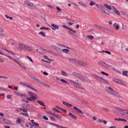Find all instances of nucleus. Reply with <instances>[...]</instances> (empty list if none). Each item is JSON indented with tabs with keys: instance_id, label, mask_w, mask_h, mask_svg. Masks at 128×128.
Returning a JSON list of instances; mask_svg holds the SVG:
<instances>
[{
	"instance_id": "nucleus-1",
	"label": "nucleus",
	"mask_w": 128,
	"mask_h": 128,
	"mask_svg": "<svg viewBox=\"0 0 128 128\" xmlns=\"http://www.w3.org/2000/svg\"><path fill=\"white\" fill-rule=\"evenodd\" d=\"M68 61L70 63L74 64H78L80 65L84 66H88V65L86 63L81 61L78 60L74 58H69L68 59Z\"/></svg>"
},
{
	"instance_id": "nucleus-2",
	"label": "nucleus",
	"mask_w": 128,
	"mask_h": 128,
	"mask_svg": "<svg viewBox=\"0 0 128 128\" xmlns=\"http://www.w3.org/2000/svg\"><path fill=\"white\" fill-rule=\"evenodd\" d=\"M105 89L107 92L119 98H122V96L120 95L118 92L111 87L106 86L105 87Z\"/></svg>"
},
{
	"instance_id": "nucleus-3",
	"label": "nucleus",
	"mask_w": 128,
	"mask_h": 128,
	"mask_svg": "<svg viewBox=\"0 0 128 128\" xmlns=\"http://www.w3.org/2000/svg\"><path fill=\"white\" fill-rule=\"evenodd\" d=\"M92 76L97 80L99 81L102 83L108 84V82L102 78L98 76L95 74H93Z\"/></svg>"
},
{
	"instance_id": "nucleus-4",
	"label": "nucleus",
	"mask_w": 128,
	"mask_h": 128,
	"mask_svg": "<svg viewBox=\"0 0 128 128\" xmlns=\"http://www.w3.org/2000/svg\"><path fill=\"white\" fill-rule=\"evenodd\" d=\"M28 94L30 97L27 98V100L28 101H34L36 98L34 96H36L37 95L35 94L30 92H29L28 93Z\"/></svg>"
},
{
	"instance_id": "nucleus-5",
	"label": "nucleus",
	"mask_w": 128,
	"mask_h": 128,
	"mask_svg": "<svg viewBox=\"0 0 128 128\" xmlns=\"http://www.w3.org/2000/svg\"><path fill=\"white\" fill-rule=\"evenodd\" d=\"M116 108L118 109V110H115L114 112L117 114L121 116V114L122 112H126L128 110H127L120 108L116 107Z\"/></svg>"
},
{
	"instance_id": "nucleus-6",
	"label": "nucleus",
	"mask_w": 128,
	"mask_h": 128,
	"mask_svg": "<svg viewBox=\"0 0 128 128\" xmlns=\"http://www.w3.org/2000/svg\"><path fill=\"white\" fill-rule=\"evenodd\" d=\"M45 112L48 114L53 115L57 118L61 120L62 119V117L61 116L50 110H46Z\"/></svg>"
},
{
	"instance_id": "nucleus-7",
	"label": "nucleus",
	"mask_w": 128,
	"mask_h": 128,
	"mask_svg": "<svg viewBox=\"0 0 128 128\" xmlns=\"http://www.w3.org/2000/svg\"><path fill=\"white\" fill-rule=\"evenodd\" d=\"M24 4L30 8L34 9L36 8L35 6L33 4L26 1H24Z\"/></svg>"
},
{
	"instance_id": "nucleus-8",
	"label": "nucleus",
	"mask_w": 128,
	"mask_h": 128,
	"mask_svg": "<svg viewBox=\"0 0 128 128\" xmlns=\"http://www.w3.org/2000/svg\"><path fill=\"white\" fill-rule=\"evenodd\" d=\"M100 64L101 66L104 68H108L112 67L111 66L108 64L104 61L101 62Z\"/></svg>"
},
{
	"instance_id": "nucleus-9",
	"label": "nucleus",
	"mask_w": 128,
	"mask_h": 128,
	"mask_svg": "<svg viewBox=\"0 0 128 128\" xmlns=\"http://www.w3.org/2000/svg\"><path fill=\"white\" fill-rule=\"evenodd\" d=\"M74 108L75 110H76L78 113H79L80 114V116H83L84 115V114L83 112L81 110L79 109L78 108H77L75 106L74 107Z\"/></svg>"
},
{
	"instance_id": "nucleus-10",
	"label": "nucleus",
	"mask_w": 128,
	"mask_h": 128,
	"mask_svg": "<svg viewBox=\"0 0 128 128\" xmlns=\"http://www.w3.org/2000/svg\"><path fill=\"white\" fill-rule=\"evenodd\" d=\"M73 84L75 85V87H76L81 88L83 90H84V88L81 87V84L80 83H78L74 81Z\"/></svg>"
},
{
	"instance_id": "nucleus-11",
	"label": "nucleus",
	"mask_w": 128,
	"mask_h": 128,
	"mask_svg": "<svg viewBox=\"0 0 128 128\" xmlns=\"http://www.w3.org/2000/svg\"><path fill=\"white\" fill-rule=\"evenodd\" d=\"M51 26L52 27V30H55V29H58L59 28V27L56 25H55L54 24H51Z\"/></svg>"
},
{
	"instance_id": "nucleus-12",
	"label": "nucleus",
	"mask_w": 128,
	"mask_h": 128,
	"mask_svg": "<svg viewBox=\"0 0 128 128\" xmlns=\"http://www.w3.org/2000/svg\"><path fill=\"white\" fill-rule=\"evenodd\" d=\"M14 93L17 96H20L22 98H23L24 96V95L23 94L18 93L16 91H14Z\"/></svg>"
},
{
	"instance_id": "nucleus-13",
	"label": "nucleus",
	"mask_w": 128,
	"mask_h": 128,
	"mask_svg": "<svg viewBox=\"0 0 128 128\" xmlns=\"http://www.w3.org/2000/svg\"><path fill=\"white\" fill-rule=\"evenodd\" d=\"M51 46L52 48L56 50L57 51H60L61 50V49L60 48L55 46L54 45H52Z\"/></svg>"
},
{
	"instance_id": "nucleus-14",
	"label": "nucleus",
	"mask_w": 128,
	"mask_h": 128,
	"mask_svg": "<svg viewBox=\"0 0 128 128\" xmlns=\"http://www.w3.org/2000/svg\"><path fill=\"white\" fill-rule=\"evenodd\" d=\"M4 29L0 27V36L4 37L5 36V34H4L2 33L4 32Z\"/></svg>"
},
{
	"instance_id": "nucleus-15",
	"label": "nucleus",
	"mask_w": 128,
	"mask_h": 128,
	"mask_svg": "<svg viewBox=\"0 0 128 128\" xmlns=\"http://www.w3.org/2000/svg\"><path fill=\"white\" fill-rule=\"evenodd\" d=\"M79 77L80 78H78L79 79L82 81H85L86 79V78L82 75H80V76Z\"/></svg>"
},
{
	"instance_id": "nucleus-16",
	"label": "nucleus",
	"mask_w": 128,
	"mask_h": 128,
	"mask_svg": "<svg viewBox=\"0 0 128 128\" xmlns=\"http://www.w3.org/2000/svg\"><path fill=\"white\" fill-rule=\"evenodd\" d=\"M32 79L38 82V83L40 84L41 83V81L40 80L38 79L36 77L34 76L32 77Z\"/></svg>"
},
{
	"instance_id": "nucleus-17",
	"label": "nucleus",
	"mask_w": 128,
	"mask_h": 128,
	"mask_svg": "<svg viewBox=\"0 0 128 128\" xmlns=\"http://www.w3.org/2000/svg\"><path fill=\"white\" fill-rule=\"evenodd\" d=\"M68 116H70L72 118L75 120H76L77 119L76 117L72 113L70 112L69 113Z\"/></svg>"
},
{
	"instance_id": "nucleus-18",
	"label": "nucleus",
	"mask_w": 128,
	"mask_h": 128,
	"mask_svg": "<svg viewBox=\"0 0 128 128\" xmlns=\"http://www.w3.org/2000/svg\"><path fill=\"white\" fill-rule=\"evenodd\" d=\"M100 29L103 32H105L106 31H109L110 30L108 29H106L105 28L102 27L100 26Z\"/></svg>"
},
{
	"instance_id": "nucleus-19",
	"label": "nucleus",
	"mask_w": 128,
	"mask_h": 128,
	"mask_svg": "<svg viewBox=\"0 0 128 128\" xmlns=\"http://www.w3.org/2000/svg\"><path fill=\"white\" fill-rule=\"evenodd\" d=\"M72 75L76 77L80 78L79 76H80V74L76 72H73L72 73Z\"/></svg>"
},
{
	"instance_id": "nucleus-20",
	"label": "nucleus",
	"mask_w": 128,
	"mask_h": 128,
	"mask_svg": "<svg viewBox=\"0 0 128 128\" xmlns=\"http://www.w3.org/2000/svg\"><path fill=\"white\" fill-rule=\"evenodd\" d=\"M112 80L113 81L116 82L118 84H120L121 83V81L115 78H112Z\"/></svg>"
},
{
	"instance_id": "nucleus-21",
	"label": "nucleus",
	"mask_w": 128,
	"mask_h": 128,
	"mask_svg": "<svg viewBox=\"0 0 128 128\" xmlns=\"http://www.w3.org/2000/svg\"><path fill=\"white\" fill-rule=\"evenodd\" d=\"M24 50L30 51L31 50V48L30 47L24 45Z\"/></svg>"
},
{
	"instance_id": "nucleus-22",
	"label": "nucleus",
	"mask_w": 128,
	"mask_h": 128,
	"mask_svg": "<svg viewBox=\"0 0 128 128\" xmlns=\"http://www.w3.org/2000/svg\"><path fill=\"white\" fill-rule=\"evenodd\" d=\"M61 74L64 76H67L68 75V74L64 71L62 70L61 72Z\"/></svg>"
},
{
	"instance_id": "nucleus-23",
	"label": "nucleus",
	"mask_w": 128,
	"mask_h": 128,
	"mask_svg": "<svg viewBox=\"0 0 128 128\" xmlns=\"http://www.w3.org/2000/svg\"><path fill=\"white\" fill-rule=\"evenodd\" d=\"M104 5L106 8L109 10H111L112 9L111 7L108 5L107 4H104Z\"/></svg>"
},
{
	"instance_id": "nucleus-24",
	"label": "nucleus",
	"mask_w": 128,
	"mask_h": 128,
	"mask_svg": "<svg viewBox=\"0 0 128 128\" xmlns=\"http://www.w3.org/2000/svg\"><path fill=\"white\" fill-rule=\"evenodd\" d=\"M37 102L39 104L42 106H45V105L44 103L41 101L38 100L37 101Z\"/></svg>"
},
{
	"instance_id": "nucleus-25",
	"label": "nucleus",
	"mask_w": 128,
	"mask_h": 128,
	"mask_svg": "<svg viewBox=\"0 0 128 128\" xmlns=\"http://www.w3.org/2000/svg\"><path fill=\"white\" fill-rule=\"evenodd\" d=\"M78 3L79 4H80L81 6H82L86 8H87V6L86 4L82 2H78Z\"/></svg>"
},
{
	"instance_id": "nucleus-26",
	"label": "nucleus",
	"mask_w": 128,
	"mask_h": 128,
	"mask_svg": "<svg viewBox=\"0 0 128 128\" xmlns=\"http://www.w3.org/2000/svg\"><path fill=\"white\" fill-rule=\"evenodd\" d=\"M52 124L54 125L55 126H56L57 127L60 128H67L65 127H64L62 126H60V125H58L56 124Z\"/></svg>"
},
{
	"instance_id": "nucleus-27",
	"label": "nucleus",
	"mask_w": 128,
	"mask_h": 128,
	"mask_svg": "<svg viewBox=\"0 0 128 128\" xmlns=\"http://www.w3.org/2000/svg\"><path fill=\"white\" fill-rule=\"evenodd\" d=\"M18 47L20 48L23 49L24 48V46L23 44H18Z\"/></svg>"
},
{
	"instance_id": "nucleus-28",
	"label": "nucleus",
	"mask_w": 128,
	"mask_h": 128,
	"mask_svg": "<svg viewBox=\"0 0 128 128\" xmlns=\"http://www.w3.org/2000/svg\"><path fill=\"white\" fill-rule=\"evenodd\" d=\"M96 5L98 8L100 9L102 8L103 7V6L100 4H96Z\"/></svg>"
},
{
	"instance_id": "nucleus-29",
	"label": "nucleus",
	"mask_w": 128,
	"mask_h": 128,
	"mask_svg": "<svg viewBox=\"0 0 128 128\" xmlns=\"http://www.w3.org/2000/svg\"><path fill=\"white\" fill-rule=\"evenodd\" d=\"M128 72L127 71H123L122 72V74L123 76H128L127 73Z\"/></svg>"
},
{
	"instance_id": "nucleus-30",
	"label": "nucleus",
	"mask_w": 128,
	"mask_h": 128,
	"mask_svg": "<svg viewBox=\"0 0 128 128\" xmlns=\"http://www.w3.org/2000/svg\"><path fill=\"white\" fill-rule=\"evenodd\" d=\"M39 34L41 35L42 36L45 37L46 36L45 33L42 31H41L39 33Z\"/></svg>"
},
{
	"instance_id": "nucleus-31",
	"label": "nucleus",
	"mask_w": 128,
	"mask_h": 128,
	"mask_svg": "<svg viewBox=\"0 0 128 128\" xmlns=\"http://www.w3.org/2000/svg\"><path fill=\"white\" fill-rule=\"evenodd\" d=\"M87 37L89 39L91 40H93L94 38L93 36L92 35H87Z\"/></svg>"
},
{
	"instance_id": "nucleus-32",
	"label": "nucleus",
	"mask_w": 128,
	"mask_h": 128,
	"mask_svg": "<svg viewBox=\"0 0 128 128\" xmlns=\"http://www.w3.org/2000/svg\"><path fill=\"white\" fill-rule=\"evenodd\" d=\"M69 20L70 21V22L68 23V24L69 25L71 26L74 24V21L70 20Z\"/></svg>"
},
{
	"instance_id": "nucleus-33",
	"label": "nucleus",
	"mask_w": 128,
	"mask_h": 128,
	"mask_svg": "<svg viewBox=\"0 0 128 128\" xmlns=\"http://www.w3.org/2000/svg\"><path fill=\"white\" fill-rule=\"evenodd\" d=\"M40 84H42L43 85H44L45 86H47L48 88H50V87L48 84L44 83V82H41V83H40Z\"/></svg>"
},
{
	"instance_id": "nucleus-34",
	"label": "nucleus",
	"mask_w": 128,
	"mask_h": 128,
	"mask_svg": "<svg viewBox=\"0 0 128 128\" xmlns=\"http://www.w3.org/2000/svg\"><path fill=\"white\" fill-rule=\"evenodd\" d=\"M24 86H27V87H28L30 88L31 89H32L33 90H34L36 92H37V90H36V89H35V88H34L32 87H30V86H28V85H26V84H24Z\"/></svg>"
},
{
	"instance_id": "nucleus-35",
	"label": "nucleus",
	"mask_w": 128,
	"mask_h": 128,
	"mask_svg": "<svg viewBox=\"0 0 128 128\" xmlns=\"http://www.w3.org/2000/svg\"><path fill=\"white\" fill-rule=\"evenodd\" d=\"M114 12L118 15L119 16L120 14V12L117 9L115 10Z\"/></svg>"
},
{
	"instance_id": "nucleus-36",
	"label": "nucleus",
	"mask_w": 128,
	"mask_h": 128,
	"mask_svg": "<svg viewBox=\"0 0 128 128\" xmlns=\"http://www.w3.org/2000/svg\"><path fill=\"white\" fill-rule=\"evenodd\" d=\"M34 124V126L36 128H40V127L38 126L39 124H38L35 122Z\"/></svg>"
},
{
	"instance_id": "nucleus-37",
	"label": "nucleus",
	"mask_w": 128,
	"mask_h": 128,
	"mask_svg": "<svg viewBox=\"0 0 128 128\" xmlns=\"http://www.w3.org/2000/svg\"><path fill=\"white\" fill-rule=\"evenodd\" d=\"M1 119L2 120H4V122H6V124H7L8 123H9V120H7V119H4L3 118H1Z\"/></svg>"
},
{
	"instance_id": "nucleus-38",
	"label": "nucleus",
	"mask_w": 128,
	"mask_h": 128,
	"mask_svg": "<svg viewBox=\"0 0 128 128\" xmlns=\"http://www.w3.org/2000/svg\"><path fill=\"white\" fill-rule=\"evenodd\" d=\"M62 51L64 52L67 53L69 51V50L67 49H64L62 50Z\"/></svg>"
},
{
	"instance_id": "nucleus-39",
	"label": "nucleus",
	"mask_w": 128,
	"mask_h": 128,
	"mask_svg": "<svg viewBox=\"0 0 128 128\" xmlns=\"http://www.w3.org/2000/svg\"><path fill=\"white\" fill-rule=\"evenodd\" d=\"M15 62L17 63V64H18L20 66L24 68V67L22 66L20 63L19 62H18L17 61H16V60L15 59H14L13 60Z\"/></svg>"
},
{
	"instance_id": "nucleus-40",
	"label": "nucleus",
	"mask_w": 128,
	"mask_h": 128,
	"mask_svg": "<svg viewBox=\"0 0 128 128\" xmlns=\"http://www.w3.org/2000/svg\"><path fill=\"white\" fill-rule=\"evenodd\" d=\"M15 62L17 63V64H18L20 66L24 68V67L22 66L20 63L19 62H18L17 61H16V60L15 59H14L13 60Z\"/></svg>"
},
{
	"instance_id": "nucleus-41",
	"label": "nucleus",
	"mask_w": 128,
	"mask_h": 128,
	"mask_svg": "<svg viewBox=\"0 0 128 128\" xmlns=\"http://www.w3.org/2000/svg\"><path fill=\"white\" fill-rule=\"evenodd\" d=\"M96 4L95 3V2H94L92 1H91L90 3V6H93L94 5Z\"/></svg>"
},
{
	"instance_id": "nucleus-42",
	"label": "nucleus",
	"mask_w": 128,
	"mask_h": 128,
	"mask_svg": "<svg viewBox=\"0 0 128 128\" xmlns=\"http://www.w3.org/2000/svg\"><path fill=\"white\" fill-rule=\"evenodd\" d=\"M16 110L18 112L22 111L23 112H24V108H20L18 110L16 109Z\"/></svg>"
},
{
	"instance_id": "nucleus-43",
	"label": "nucleus",
	"mask_w": 128,
	"mask_h": 128,
	"mask_svg": "<svg viewBox=\"0 0 128 128\" xmlns=\"http://www.w3.org/2000/svg\"><path fill=\"white\" fill-rule=\"evenodd\" d=\"M0 78H4L6 79H8V77L0 76Z\"/></svg>"
},
{
	"instance_id": "nucleus-44",
	"label": "nucleus",
	"mask_w": 128,
	"mask_h": 128,
	"mask_svg": "<svg viewBox=\"0 0 128 128\" xmlns=\"http://www.w3.org/2000/svg\"><path fill=\"white\" fill-rule=\"evenodd\" d=\"M63 27L65 28H66L67 29H68L69 30H72V29L71 28H70L68 27H67V26H65L64 25H63Z\"/></svg>"
},
{
	"instance_id": "nucleus-45",
	"label": "nucleus",
	"mask_w": 128,
	"mask_h": 128,
	"mask_svg": "<svg viewBox=\"0 0 128 128\" xmlns=\"http://www.w3.org/2000/svg\"><path fill=\"white\" fill-rule=\"evenodd\" d=\"M43 29H44L45 30H48L49 29V28H48L44 27H42L40 28V30H42Z\"/></svg>"
},
{
	"instance_id": "nucleus-46",
	"label": "nucleus",
	"mask_w": 128,
	"mask_h": 128,
	"mask_svg": "<svg viewBox=\"0 0 128 128\" xmlns=\"http://www.w3.org/2000/svg\"><path fill=\"white\" fill-rule=\"evenodd\" d=\"M53 109L54 110L56 111V112H58V113H60L61 112L60 111L56 108H54Z\"/></svg>"
},
{
	"instance_id": "nucleus-47",
	"label": "nucleus",
	"mask_w": 128,
	"mask_h": 128,
	"mask_svg": "<svg viewBox=\"0 0 128 128\" xmlns=\"http://www.w3.org/2000/svg\"><path fill=\"white\" fill-rule=\"evenodd\" d=\"M101 73L102 74H103L105 75H106V76H108V74L102 71L101 72Z\"/></svg>"
},
{
	"instance_id": "nucleus-48",
	"label": "nucleus",
	"mask_w": 128,
	"mask_h": 128,
	"mask_svg": "<svg viewBox=\"0 0 128 128\" xmlns=\"http://www.w3.org/2000/svg\"><path fill=\"white\" fill-rule=\"evenodd\" d=\"M50 119L52 121H56V120H55V118H54V117H52V116H51L50 117Z\"/></svg>"
},
{
	"instance_id": "nucleus-49",
	"label": "nucleus",
	"mask_w": 128,
	"mask_h": 128,
	"mask_svg": "<svg viewBox=\"0 0 128 128\" xmlns=\"http://www.w3.org/2000/svg\"><path fill=\"white\" fill-rule=\"evenodd\" d=\"M56 9L58 10V12H60L61 11V9L58 7H57L56 8Z\"/></svg>"
},
{
	"instance_id": "nucleus-50",
	"label": "nucleus",
	"mask_w": 128,
	"mask_h": 128,
	"mask_svg": "<svg viewBox=\"0 0 128 128\" xmlns=\"http://www.w3.org/2000/svg\"><path fill=\"white\" fill-rule=\"evenodd\" d=\"M43 118L44 120H48V118L46 116H43Z\"/></svg>"
},
{
	"instance_id": "nucleus-51",
	"label": "nucleus",
	"mask_w": 128,
	"mask_h": 128,
	"mask_svg": "<svg viewBox=\"0 0 128 128\" xmlns=\"http://www.w3.org/2000/svg\"><path fill=\"white\" fill-rule=\"evenodd\" d=\"M60 110L62 111L65 112L66 113V110L64 109L63 108H61L60 109Z\"/></svg>"
},
{
	"instance_id": "nucleus-52",
	"label": "nucleus",
	"mask_w": 128,
	"mask_h": 128,
	"mask_svg": "<svg viewBox=\"0 0 128 128\" xmlns=\"http://www.w3.org/2000/svg\"><path fill=\"white\" fill-rule=\"evenodd\" d=\"M26 57L27 58L29 59V60L30 61L32 62H33V61H32V59L30 57H29V56H26Z\"/></svg>"
},
{
	"instance_id": "nucleus-53",
	"label": "nucleus",
	"mask_w": 128,
	"mask_h": 128,
	"mask_svg": "<svg viewBox=\"0 0 128 128\" xmlns=\"http://www.w3.org/2000/svg\"><path fill=\"white\" fill-rule=\"evenodd\" d=\"M94 26L96 28H99V29L100 28V26L96 24H94Z\"/></svg>"
},
{
	"instance_id": "nucleus-54",
	"label": "nucleus",
	"mask_w": 128,
	"mask_h": 128,
	"mask_svg": "<svg viewBox=\"0 0 128 128\" xmlns=\"http://www.w3.org/2000/svg\"><path fill=\"white\" fill-rule=\"evenodd\" d=\"M62 102H63V104L67 106L68 103L66 102L63 101H62Z\"/></svg>"
},
{
	"instance_id": "nucleus-55",
	"label": "nucleus",
	"mask_w": 128,
	"mask_h": 128,
	"mask_svg": "<svg viewBox=\"0 0 128 128\" xmlns=\"http://www.w3.org/2000/svg\"><path fill=\"white\" fill-rule=\"evenodd\" d=\"M21 121V119L20 118H18L16 120V122L17 123H19Z\"/></svg>"
},
{
	"instance_id": "nucleus-56",
	"label": "nucleus",
	"mask_w": 128,
	"mask_h": 128,
	"mask_svg": "<svg viewBox=\"0 0 128 128\" xmlns=\"http://www.w3.org/2000/svg\"><path fill=\"white\" fill-rule=\"evenodd\" d=\"M61 81L62 82H64V83H68L65 80H64L63 79H61Z\"/></svg>"
},
{
	"instance_id": "nucleus-57",
	"label": "nucleus",
	"mask_w": 128,
	"mask_h": 128,
	"mask_svg": "<svg viewBox=\"0 0 128 128\" xmlns=\"http://www.w3.org/2000/svg\"><path fill=\"white\" fill-rule=\"evenodd\" d=\"M61 46H62V47H63L64 48H69V47L68 46H67L66 45H64V44H61Z\"/></svg>"
},
{
	"instance_id": "nucleus-58",
	"label": "nucleus",
	"mask_w": 128,
	"mask_h": 128,
	"mask_svg": "<svg viewBox=\"0 0 128 128\" xmlns=\"http://www.w3.org/2000/svg\"><path fill=\"white\" fill-rule=\"evenodd\" d=\"M121 118H115L114 119V120L116 121H121Z\"/></svg>"
},
{
	"instance_id": "nucleus-59",
	"label": "nucleus",
	"mask_w": 128,
	"mask_h": 128,
	"mask_svg": "<svg viewBox=\"0 0 128 128\" xmlns=\"http://www.w3.org/2000/svg\"><path fill=\"white\" fill-rule=\"evenodd\" d=\"M102 11L106 14H108V15H110V14L107 12H106V11L104 10H102Z\"/></svg>"
},
{
	"instance_id": "nucleus-60",
	"label": "nucleus",
	"mask_w": 128,
	"mask_h": 128,
	"mask_svg": "<svg viewBox=\"0 0 128 128\" xmlns=\"http://www.w3.org/2000/svg\"><path fill=\"white\" fill-rule=\"evenodd\" d=\"M12 96L11 95H8L7 96V98L8 99H10L11 98Z\"/></svg>"
},
{
	"instance_id": "nucleus-61",
	"label": "nucleus",
	"mask_w": 128,
	"mask_h": 128,
	"mask_svg": "<svg viewBox=\"0 0 128 128\" xmlns=\"http://www.w3.org/2000/svg\"><path fill=\"white\" fill-rule=\"evenodd\" d=\"M105 52L109 54H111L110 52L108 51H105Z\"/></svg>"
},
{
	"instance_id": "nucleus-62",
	"label": "nucleus",
	"mask_w": 128,
	"mask_h": 128,
	"mask_svg": "<svg viewBox=\"0 0 128 128\" xmlns=\"http://www.w3.org/2000/svg\"><path fill=\"white\" fill-rule=\"evenodd\" d=\"M111 8H112V9H113V10L114 11L115 10H116V7H115L114 6H111Z\"/></svg>"
},
{
	"instance_id": "nucleus-63",
	"label": "nucleus",
	"mask_w": 128,
	"mask_h": 128,
	"mask_svg": "<svg viewBox=\"0 0 128 128\" xmlns=\"http://www.w3.org/2000/svg\"><path fill=\"white\" fill-rule=\"evenodd\" d=\"M97 119V118H96L95 116H93L92 118V120L94 121L96 120Z\"/></svg>"
},
{
	"instance_id": "nucleus-64",
	"label": "nucleus",
	"mask_w": 128,
	"mask_h": 128,
	"mask_svg": "<svg viewBox=\"0 0 128 128\" xmlns=\"http://www.w3.org/2000/svg\"><path fill=\"white\" fill-rule=\"evenodd\" d=\"M119 26L118 25H116L115 27V28L116 30H118L119 29Z\"/></svg>"
}]
</instances>
